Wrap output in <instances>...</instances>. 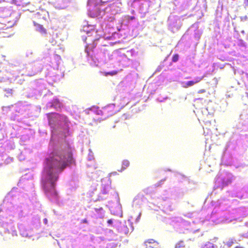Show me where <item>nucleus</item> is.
Wrapping results in <instances>:
<instances>
[{"label": "nucleus", "mask_w": 248, "mask_h": 248, "mask_svg": "<svg viewBox=\"0 0 248 248\" xmlns=\"http://www.w3.org/2000/svg\"><path fill=\"white\" fill-rule=\"evenodd\" d=\"M36 30L40 32L42 35L46 34V30L42 25L33 22Z\"/></svg>", "instance_id": "nucleus-16"}, {"label": "nucleus", "mask_w": 248, "mask_h": 248, "mask_svg": "<svg viewBox=\"0 0 248 248\" xmlns=\"http://www.w3.org/2000/svg\"><path fill=\"white\" fill-rule=\"evenodd\" d=\"M114 0H88L92 3V5L88 10L89 16L96 18L99 23V28L101 30V33H98V30H94V25L89 24L88 21L84 20L81 32L86 35H82L83 42L91 49L86 52V56L89 63L92 66L98 67L105 62L106 55L104 52L95 47L100 39L103 36L107 38H119V34L113 31V22L115 19L114 15L122 13L123 11L120 7L122 3L113 2L110 3Z\"/></svg>", "instance_id": "nucleus-2"}, {"label": "nucleus", "mask_w": 248, "mask_h": 248, "mask_svg": "<svg viewBox=\"0 0 248 248\" xmlns=\"http://www.w3.org/2000/svg\"><path fill=\"white\" fill-rule=\"evenodd\" d=\"M116 220L111 218L107 220V224L108 226H112L114 222H116Z\"/></svg>", "instance_id": "nucleus-25"}, {"label": "nucleus", "mask_w": 248, "mask_h": 248, "mask_svg": "<svg viewBox=\"0 0 248 248\" xmlns=\"http://www.w3.org/2000/svg\"><path fill=\"white\" fill-rule=\"evenodd\" d=\"M1 91L3 93L4 97H13L14 94L16 93V90L13 87H1L0 86Z\"/></svg>", "instance_id": "nucleus-11"}, {"label": "nucleus", "mask_w": 248, "mask_h": 248, "mask_svg": "<svg viewBox=\"0 0 248 248\" xmlns=\"http://www.w3.org/2000/svg\"><path fill=\"white\" fill-rule=\"evenodd\" d=\"M111 181L110 179H108L106 184H104L102 182L101 185L100 192L97 195V198L94 200V202L102 201L106 200L109 195V192L111 189Z\"/></svg>", "instance_id": "nucleus-6"}, {"label": "nucleus", "mask_w": 248, "mask_h": 248, "mask_svg": "<svg viewBox=\"0 0 248 248\" xmlns=\"http://www.w3.org/2000/svg\"><path fill=\"white\" fill-rule=\"evenodd\" d=\"M2 127H1V124H0V130L1 129Z\"/></svg>", "instance_id": "nucleus-43"}, {"label": "nucleus", "mask_w": 248, "mask_h": 248, "mask_svg": "<svg viewBox=\"0 0 248 248\" xmlns=\"http://www.w3.org/2000/svg\"><path fill=\"white\" fill-rule=\"evenodd\" d=\"M124 48H121L118 49L114 50L113 52V55L117 57V62L119 63L120 66V71H122L123 68H124Z\"/></svg>", "instance_id": "nucleus-9"}, {"label": "nucleus", "mask_w": 248, "mask_h": 248, "mask_svg": "<svg viewBox=\"0 0 248 248\" xmlns=\"http://www.w3.org/2000/svg\"><path fill=\"white\" fill-rule=\"evenodd\" d=\"M31 177L32 176L31 175H29L28 174H26L25 175L22 176L17 183V186H21L22 183L31 179Z\"/></svg>", "instance_id": "nucleus-18"}, {"label": "nucleus", "mask_w": 248, "mask_h": 248, "mask_svg": "<svg viewBox=\"0 0 248 248\" xmlns=\"http://www.w3.org/2000/svg\"><path fill=\"white\" fill-rule=\"evenodd\" d=\"M90 109L97 115H102L103 114V110L100 109L98 107L93 106L90 108Z\"/></svg>", "instance_id": "nucleus-21"}, {"label": "nucleus", "mask_w": 248, "mask_h": 248, "mask_svg": "<svg viewBox=\"0 0 248 248\" xmlns=\"http://www.w3.org/2000/svg\"><path fill=\"white\" fill-rule=\"evenodd\" d=\"M179 59V55L177 54L173 55L172 58V61L173 62H176Z\"/></svg>", "instance_id": "nucleus-28"}, {"label": "nucleus", "mask_w": 248, "mask_h": 248, "mask_svg": "<svg viewBox=\"0 0 248 248\" xmlns=\"http://www.w3.org/2000/svg\"><path fill=\"white\" fill-rule=\"evenodd\" d=\"M185 247V242L184 241L181 240L178 241L175 244V248H184Z\"/></svg>", "instance_id": "nucleus-23"}, {"label": "nucleus", "mask_w": 248, "mask_h": 248, "mask_svg": "<svg viewBox=\"0 0 248 248\" xmlns=\"http://www.w3.org/2000/svg\"><path fill=\"white\" fill-rule=\"evenodd\" d=\"M26 137L22 136L21 138H20V140L22 141H25Z\"/></svg>", "instance_id": "nucleus-37"}, {"label": "nucleus", "mask_w": 248, "mask_h": 248, "mask_svg": "<svg viewBox=\"0 0 248 248\" xmlns=\"http://www.w3.org/2000/svg\"><path fill=\"white\" fill-rule=\"evenodd\" d=\"M82 222L83 223H88V220L87 219L85 218V219H83L82 220Z\"/></svg>", "instance_id": "nucleus-38"}, {"label": "nucleus", "mask_w": 248, "mask_h": 248, "mask_svg": "<svg viewBox=\"0 0 248 248\" xmlns=\"http://www.w3.org/2000/svg\"><path fill=\"white\" fill-rule=\"evenodd\" d=\"M112 191L114 193L113 196L115 199L116 202H109V204L107 206H108L110 213L112 215L122 217H123V213L122 206L120 203V199L119 194L118 192L112 190Z\"/></svg>", "instance_id": "nucleus-4"}, {"label": "nucleus", "mask_w": 248, "mask_h": 248, "mask_svg": "<svg viewBox=\"0 0 248 248\" xmlns=\"http://www.w3.org/2000/svg\"><path fill=\"white\" fill-rule=\"evenodd\" d=\"M43 223L46 225L48 223V220L46 218H45L43 220Z\"/></svg>", "instance_id": "nucleus-31"}, {"label": "nucleus", "mask_w": 248, "mask_h": 248, "mask_svg": "<svg viewBox=\"0 0 248 248\" xmlns=\"http://www.w3.org/2000/svg\"><path fill=\"white\" fill-rule=\"evenodd\" d=\"M6 79L3 77H0V82H5Z\"/></svg>", "instance_id": "nucleus-32"}, {"label": "nucleus", "mask_w": 248, "mask_h": 248, "mask_svg": "<svg viewBox=\"0 0 248 248\" xmlns=\"http://www.w3.org/2000/svg\"><path fill=\"white\" fill-rule=\"evenodd\" d=\"M78 186V181L76 177H72L71 180L69 182V190L71 192L74 191Z\"/></svg>", "instance_id": "nucleus-13"}, {"label": "nucleus", "mask_w": 248, "mask_h": 248, "mask_svg": "<svg viewBox=\"0 0 248 248\" xmlns=\"http://www.w3.org/2000/svg\"><path fill=\"white\" fill-rule=\"evenodd\" d=\"M44 94L43 99H45L47 96H51L53 93L47 90L42 80L35 81L33 83L32 88L27 93V96L34 99H39L43 94Z\"/></svg>", "instance_id": "nucleus-3"}, {"label": "nucleus", "mask_w": 248, "mask_h": 248, "mask_svg": "<svg viewBox=\"0 0 248 248\" xmlns=\"http://www.w3.org/2000/svg\"><path fill=\"white\" fill-rule=\"evenodd\" d=\"M53 212H54V213L55 214L56 211H55L54 210H53Z\"/></svg>", "instance_id": "nucleus-44"}, {"label": "nucleus", "mask_w": 248, "mask_h": 248, "mask_svg": "<svg viewBox=\"0 0 248 248\" xmlns=\"http://www.w3.org/2000/svg\"><path fill=\"white\" fill-rule=\"evenodd\" d=\"M128 165H129V163H126V164L125 163L124 164V165H125H125L128 166Z\"/></svg>", "instance_id": "nucleus-42"}, {"label": "nucleus", "mask_w": 248, "mask_h": 248, "mask_svg": "<svg viewBox=\"0 0 248 248\" xmlns=\"http://www.w3.org/2000/svg\"><path fill=\"white\" fill-rule=\"evenodd\" d=\"M13 108V105L2 107L1 108L2 114L4 115H7Z\"/></svg>", "instance_id": "nucleus-20"}, {"label": "nucleus", "mask_w": 248, "mask_h": 248, "mask_svg": "<svg viewBox=\"0 0 248 248\" xmlns=\"http://www.w3.org/2000/svg\"><path fill=\"white\" fill-rule=\"evenodd\" d=\"M45 75L47 80H52L54 82H59L64 77L63 73L60 75L52 71H49L47 74L45 73Z\"/></svg>", "instance_id": "nucleus-10"}, {"label": "nucleus", "mask_w": 248, "mask_h": 248, "mask_svg": "<svg viewBox=\"0 0 248 248\" xmlns=\"http://www.w3.org/2000/svg\"><path fill=\"white\" fill-rule=\"evenodd\" d=\"M143 246L145 248H159V243L153 239H149L145 241Z\"/></svg>", "instance_id": "nucleus-12"}, {"label": "nucleus", "mask_w": 248, "mask_h": 248, "mask_svg": "<svg viewBox=\"0 0 248 248\" xmlns=\"http://www.w3.org/2000/svg\"><path fill=\"white\" fill-rule=\"evenodd\" d=\"M202 248H214V245L211 243H207Z\"/></svg>", "instance_id": "nucleus-27"}, {"label": "nucleus", "mask_w": 248, "mask_h": 248, "mask_svg": "<svg viewBox=\"0 0 248 248\" xmlns=\"http://www.w3.org/2000/svg\"><path fill=\"white\" fill-rule=\"evenodd\" d=\"M17 189V188L16 187H13L12 190H11V191L7 195H8L9 197L11 198V197L13 196V193L14 192H16Z\"/></svg>", "instance_id": "nucleus-26"}, {"label": "nucleus", "mask_w": 248, "mask_h": 248, "mask_svg": "<svg viewBox=\"0 0 248 248\" xmlns=\"http://www.w3.org/2000/svg\"><path fill=\"white\" fill-rule=\"evenodd\" d=\"M124 170V160L122 161V167L120 170H117L119 172H122V171Z\"/></svg>", "instance_id": "nucleus-30"}, {"label": "nucleus", "mask_w": 248, "mask_h": 248, "mask_svg": "<svg viewBox=\"0 0 248 248\" xmlns=\"http://www.w3.org/2000/svg\"><path fill=\"white\" fill-rule=\"evenodd\" d=\"M206 92L205 90L204 89H201V90H200L198 93H205Z\"/></svg>", "instance_id": "nucleus-34"}, {"label": "nucleus", "mask_w": 248, "mask_h": 248, "mask_svg": "<svg viewBox=\"0 0 248 248\" xmlns=\"http://www.w3.org/2000/svg\"><path fill=\"white\" fill-rule=\"evenodd\" d=\"M115 104L114 103L109 104L106 106L102 108V109L104 110H107L108 111H111L115 107Z\"/></svg>", "instance_id": "nucleus-22"}, {"label": "nucleus", "mask_w": 248, "mask_h": 248, "mask_svg": "<svg viewBox=\"0 0 248 248\" xmlns=\"http://www.w3.org/2000/svg\"><path fill=\"white\" fill-rule=\"evenodd\" d=\"M88 157H89V160H91V158H90L89 155Z\"/></svg>", "instance_id": "nucleus-41"}, {"label": "nucleus", "mask_w": 248, "mask_h": 248, "mask_svg": "<svg viewBox=\"0 0 248 248\" xmlns=\"http://www.w3.org/2000/svg\"><path fill=\"white\" fill-rule=\"evenodd\" d=\"M98 209L96 208V209H95V211H97V210H98Z\"/></svg>", "instance_id": "nucleus-45"}, {"label": "nucleus", "mask_w": 248, "mask_h": 248, "mask_svg": "<svg viewBox=\"0 0 248 248\" xmlns=\"http://www.w3.org/2000/svg\"><path fill=\"white\" fill-rule=\"evenodd\" d=\"M124 108V105H122L121 106V109H123Z\"/></svg>", "instance_id": "nucleus-40"}, {"label": "nucleus", "mask_w": 248, "mask_h": 248, "mask_svg": "<svg viewBox=\"0 0 248 248\" xmlns=\"http://www.w3.org/2000/svg\"><path fill=\"white\" fill-rule=\"evenodd\" d=\"M117 174V171H113V172H111L110 173H109V175H110V176L116 175Z\"/></svg>", "instance_id": "nucleus-35"}, {"label": "nucleus", "mask_w": 248, "mask_h": 248, "mask_svg": "<svg viewBox=\"0 0 248 248\" xmlns=\"http://www.w3.org/2000/svg\"><path fill=\"white\" fill-rule=\"evenodd\" d=\"M17 227L20 234L22 237H31L33 235V230L23 224H18Z\"/></svg>", "instance_id": "nucleus-8"}, {"label": "nucleus", "mask_w": 248, "mask_h": 248, "mask_svg": "<svg viewBox=\"0 0 248 248\" xmlns=\"http://www.w3.org/2000/svg\"><path fill=\"white\" fill-rule=\"evenodd\" d=\"M46 106L47 108L53 109L58 111H62L65 108V103L63 100L59 97L54 96L52 99H50L49 101L46 103Z\"/></svg>", "instance_id": "nucleus-7"}, {"label": "nucleus", "mask_w": 248, "mask_h": 248, "mask_svg": "<svg viewBox=\"0 0 248 248\" xmlns=\"http://www.w3.org/2000/svg\"><path fill=\"white\" fill-rule=\"evenodd\" d=\"M236 240L233 238L230 239L227 242L226 245L228 247H231L233 244L235 243Z\"/></svg>", "instance_id": "nucleus-24"}, {"label": "nucleus", "mask_w": 248, "mask_h": 248, "mask_svg": "<svg viewBox=\"0 0 248 248\" xmlns=\"http://www.w3.org/2000/svg\"><path fill=\"white\" fill-rule=\"evenodd\" d=\"M243 3L245 6H248V0H244Z\"/></svg>", "instance_id": "nucleus-33"}, {"label": "nucleus", "mask_w": 248, "mask_h": 248, "mask_svg": "<svg viewBox=\"0 0 248 248\" xmlns=\"http://www.w3.org/2000/svg\"><path fill=\"white\" fill-rule=\"evenodd\" d=\"M55 59L57 61V65H59L60 63L59 61L61 60V57L60 55H57V54L55 55Z\"/></svg>", "instance_id": "nucleus-29"}, {"label": "nucleus", "mask_w": 248, "mask_h": 248, "mask_svg": "<svg viewBox=\"0 0 248 248\" xmlns=\"http://www.w3.org/2000/svg\"><path fill=\"white\" fill-rule=\"evenodd\" d=\"M0 219L1 221H0V226H1L3 229V231H0V234L1 235L6 233H11L13 236L17 235V231L11 219L9 220V222L6 220H2L1 219Z\"/></svg>", "instance_id": "nucleus-5"}, {"label": "nucleus", "mask_w": 248, "mask_h": 248, "mask_svg": "<svg viewBox=\"0 0 248 248\" xmlns=\"http://www.w3.org/2000/svg\"><path fill=\"white\" fill-rule=\"evenodd\" d=\"M203 78V77H197L195 78V80L188 81L186 82V83H185V84L183 86V87L185 88H186L192 86L195 84L199 82L200 81H201L202 79Z\"/></svg>", "instance_id": "nucleus-15"}, {"label": "nucleus", "mask_w": 248, "mask_h": 248, "mask_svg": "<svg viewBox=\"0 0 248 248\" xmlns=\"http://www.w3.org/2000/svg\"><path fill=\"white\" fill-rule=\"evenodd\" d=\"M31 69L32 73L31 75H34L41 72L42 71L43 69V65L41 63H37L34 64Z\"/></svg>", "instance_id": "nucleus-14"}, {"label": "nucleus", "mask_w": 248, "mask_h": 248, "mask_svg": "<svg viewBox=\"0 0 248 248\" xmlns=\"http://www.w3.org/2000/svg\"><path fill=\"white\" fill-rule=\"evenodd\" d=\"M46 116L51 133L47 151L44 153L40 184L46 198L51 202L59 204L57 182L73 157L74 129L65 115L49 112Z\"/></svg>", "instance_id": "nucleus-1"}, {"label": "nucleus", "mask_w": 248, "mask_h": 248, "mask_svg": "<svg viewBox=\"0 0 248 248\" xmlns=\"http://www.w3.org/2000/svg\"><path fill=\"white\" fill-rule=\"evenodd\" d=\"M234 248H244V247L240 246H236Z\"/></svg>", "instance_id": "nucleus-39"}, {"label": "nucleus", "mask_w": 248, "mask_h": 248, "mask_svg": "<svg viewBox=\"0 0 248 248\" xmlns=\"http://www.w3.org/2000/svg\"><path fill=\"white\" fill-rule=\"evenodd\" d=\"M19 217H22L23 216H24L23 215V211L22 210H20V212L19 213Z\"/></svg>", "instance_id": "nucleus-36"}, {"label": "nucleus", "mask_w": 248, "mask_h": 248, "mask_svg": "<svg viewBox=\"0 0 248 248\" xmlns=\"http://www.w3.org/2000/svg\"><path fill=\"white\" fill-rule=\"evenodd\" d=\"M124 82L122 81L120 83L117 85L116 90V92L119 93L121 94L124 93Z\"/></svg>", "instance_id": "nucleus-19"}, {"label": "nucleus", "mask_w": 248, "mask_h": 248, "mask_svg": "<svg viewBox=\"0 0 248 248\" xmlns=\"http://www.w3.org/2000/svg\"><path fill=\"white\" fill-rule=\"evenodd\" d=\"M124 16L123 15L119 19H118L116 28L118 31H123L124 28Z\"/></svg>", "instance_id": "nucleus-17"}]
</instances>
